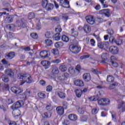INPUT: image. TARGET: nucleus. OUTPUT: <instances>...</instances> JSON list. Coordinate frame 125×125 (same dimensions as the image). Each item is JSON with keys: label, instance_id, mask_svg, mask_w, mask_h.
Listing matches in <instances>:
<instances>
[{"label": "nucleus", "instance_id": "obj_10", "mask_svg": "<svg viewBox=\"0 0 125 125\" xmlns=\"http://www.w3.org/2000/svg\"><path fill=\"white\" fill-rule=\"evenodd\" d=\"M49 52L47 51H42L40 53V56H41V58H48L49 57Z\"/></svg>", "mask_w": 125, "mask_h": 125}, {"label": "nucleus", "instance_id": "obj_8", "mask_svg": "<svg viewBox=\"0 0 125 125\" xmlns=\"http://www.w3.org/2000/svg\"><path fill=\"white\" fill-rule=\"evenodd\" d=\"M85 19L90 25H93L94 23H95V20H94V18L92 16H88L85 17Z\"/></svg>", "mask_w": 125, "mask_h": 125}, {"label": "nucleus", "instance_id": "obj_31", "mask_svg": "<svg viewBox=\"0 0 125 125\" xmlns=\"http://www.w3.org/2000/svg\"><path fill=\"white\" fill-rule=\"evenodd\" d=\"M69 40V37L65 35H63L62 37V41L64 42H68Z\"/></svg>", "mask_w": 125, "mask_h": 125}, {"label": "nucleus", "instance_id": "obj_45", "mask_svg": "<svg viewBox=\"0 0 125 125\" xmlns=\"http://www.w3.org/2000/svg\"><path fill=\"white\" fill-rule=\"evenodd\" d=\"M97 46L99 47V48L102 49V48H104V43L103 42H98Z\"/></svg>", "mask_w": 125, "mask_h": 125}, {"label": "nucleus", "instance_id": "obj_29", "mask_svg": "<svg viewBox=\"0 0 125 125\" xmlns=\"http://www.w3.org/2000/svg\"><path fill=\"white\" fill-rule=\"evenodd\" d=\"M75 93L76 94L77 97L80 98L81 96H82V94H83V90L82 89H77L75 91Z\"/></svg>", "mask_w": 125, "mask_h": 125}, {"label": "nucleus", "instance_id": "obj_59", "mask_svg": "<svg viewBox=\"0 0 125 125\" xmlns=\"http://www.w3.org/2000/svg\"><path fill=\"white\" fill-rule=\"evenodd\" d=\"M109 42L111 43H114L115 42V38H114V37L113 36H111L110 38H109Z\"/></svg>", "mask_w": 125, "mask_h": 125}, {"label": "nucleus", "instance_id": "obj_16", "mask_svg": "<svg viewBox=\"0 0 125 125\" xmlns=\"http://www.w3.org/2000/svg\"><path fill=\"white\" fill-rule=\"evenodd\" d=\"M20 27L21 28H27V21L23 19H21L20 21Z\"/></svg>", "mask_w": 125, "mask_h": 125}, {"label": "nucleus", "instance_id": "obj_56", "mask_svg": "<svg viewBox=\"0 0 125 125\" xmlns=\"http://www.w3.org/2000/svg\"><path fill=\"white\" fill-rule=\"evenodd\" d=\"M76 71H78V72H79V73L81 72V69H82V66H81V65L80 64H78L76 68H75Z\"/></svg>", "mask_w": 125, "mask_h": 125}, {"label": "nucleus", "instance_id": "obj_36", "mask_svg": "<svg viewBox=\"0 0 125 125\" xmlns=\"http://www.w3.org/2000/svg\"><path fill=\"white\" fill-rule=\"evenodd\" d=\"M45 43L47 46H51V45H52V41L49 39L45 40Z\"/></svg>", "mask_w": 125, "mask_h": 125}, {"label": "nucleus", "instance_id": "obj_48", "mask_svg": "<svg viewBox=\"0 0 125 125\" xmlns=\"http://www.w3.org/2000/svg\"><path fill=\"white\" fill-rule=\"evenodd\" d=\"M38 95L40 98H42V99H43L46 97V96L44 94V93H39Z\"/></svg>", "mask_w": 125, "mask_h": 125}, {"label": "nucleus", "instance_id": "obj_23", "mask_svg": "<svg viewBox=\"0 0 125 125\" xmlns=\"http://www.w3.org/2000/svg\"><path fill=\"white\" fill-rule=\"evenodd\" d=\"M26 64L27 65H30V64H36V61H35V58H28Z\"/></svg>", "mask_w": 125, "mask_h": 125}, {"label": "nucleus", "instance_id": "obj_9", "mask_svg": "<svg viewBox=\"0 0 125 125\" xmlns=\"http://www.w3.org/2000/svg\"><path fill=\"white\" fill-rule=\"evenodd\" d=\"M109 50L112 54H118L119 53V48L117 46H111L109 48Z\"/></svg>", "mask_w": 125, "mask_h": 125}, {"label": "nucleus", "instance_id": "obj_57", "mask_svg": "<svg viewBox=\"0 0 125 125\" xmlns=\"http://www.w3.org/2000/svg\"><path fill=\"white\" fill-rule=\"evenodd\" d=\"M39 83L41 85H42V86H44V85H45L46 82L45 81L42 79L39 82Z\"/></svg>", "mask_w": 125, "mask_h": 125}, {"label": "nucleus", "instance_id": "obj_52", "mask_svg": "<svg viewBox=\"0 0 125 125\" xmlns=\"http://www.w3.org/2000/svg\"><path fill=\"white\" fill-rule=\"evenodd\" d=\"M51 21H60V19L58 17H52L51 18Z\"/></svg>", "mask_w": 125, "mask_h": 125}, {"label": "nucleus", "instance_id": "obj_32", "mask_svg": "<svg viewBox=\"0 0 125 125\" xmlns=\"http://www.w3.org/2000/svg\"><path fill=\"white\" fill-rule=\"evenodd\" d=\"M64 45V43H62V42H56L55 44V46L56 48H59V47H62Z\"/></svg>", "mask_w": 125, "mask_h": 125}, {"label": "nucleus", "instance_id": "obj_19", "mask_svg": "<svg viewBox=\"0 0 125 125\" xmlns=\"http://www.w3.org/2000/svg\"><path fill=\"white\" fill-rule=\"evenodd\" d=\"M68 119H69L70 121L75 122V121H77V120H78V116L76 114H71L68 116Z\"/></svg>", "mask_w": 125, "mask_h": 125}, {"label": "nucleus", "instance_id": "obj_38", "mask_svg": "<svg viewBox=\"0 0 125 125\" xmlns=\"http://www.w3.org/2000/svg\"><path fill=\"white\" fill-rule=\"evenodd\" d=\"M116 86H118V83L114 82L113 83H112V84H110L108 88H109V89H114V88Z\"/></svg>", "mask_w": 125, "mask_h": 125}, {"label": "nucleus", "instance_id": "obj_61", "mask_svg": "<svg viewBox=\"0 0 125 125\" xmlns=\"http://www.w3.org/2000/svg\"><path fill=\"white\" fill-rule=\"evenodd\" d=\"M62 31V28H61V26L60 25H58V27L56 28V32L57 33H60Z\"/></svg>", "mask_w": 125, "mask_h": 125}, {"label": "nucleus", "instance_id": "obj_17", "mask_svg": "<svg viewBox=\"0 0 125 125\" xmlns=\"http://www.w3.org/2000/svg\"><path fill=\"white\" fill-rule=\"evenodd\" d=\"M5 73L6 75L10 77L11 78H13V76H14V73L13 72L12 70L10 69H7L5 71Z\"/></svg>", "mask_w": 125, "mask_h": 125}, {"label": "nucleus", "instance_id": "obj_43", "mask_svg": "<svg viewBox=\"0 0 125 125\" xmlns=\"http://www.w3.org/2000/svg\"><path fill=\"white\" fill-rule=\"evenodd\" d=\"M106 0H100V1L101 2L104 8H107L108 5L106 3V2H104Z\"/></svg>", "mask_w": 125, "mask_h": 125}, {"label": "nucleus", "instance_id": "obj_33", "mask_svg": "<svg viewBox=\"0 0 125 125\" xmlns=\"http://www.w3.org/2000/svg\"><path fill=\"white\" fill-rule=\"evenodd\" d=\"M114 80H115V78H114V77H113L111 75H109L107 77L106 81L108 83H113V82H114Z\"/></svg>", "mask_w": 125, "mask_h": 125}, {"label": "nucleus", "instance_id": "obj_18", "mask_svg": "<svg viewBox=\"0 0 125 125\" xmlns=\"http://www.w3.org/2000/svg\"><path fill=\"white\" fill-rule=\"evenodd\" d=\"M57 94L60 98L64 99L65 97V94L60 89L58 90Z\"/></svg>", "mask_w": 125, "mask_h": 125}, {"label": "nucleus", "instance_id": "obj_30", "mask_svg": "<svg viewBox=\"0 0 125 125\" xmlns=\"http://www.w3.org/2000/svg\"><path fill=\"white\" fill-rule=\"evenodd\" d=\"M101 57L102 59L101 63L105 64V63H106V61H107V57L106 56V54L105 53L103 54Z\"/></svg>", "mask_w": 125, "mask_h": 125}, {"label": "nucleus", "instance_id": "obj_53", "mask_svg": "<svg viewBox=\"0 0 125 125\" xmlns=\"http://www.w3.org/2000/svg\"><path fill=\"white\" fill-rule=\"evenodd\" d=\"M124 104H125V102H122V103L120 104H119L117 105V109H123L124 107H123Z\"/></svg>", "mask_w": 125, "mask_h": 125}, {"label": "nucleus", "instance_id": "obj_5", "mask_svg": "<svg viewBox=\"0 0 125 125\" xmlns=\"http://www.w3.org/2000/svg\"><path fill=\"white\" fill-rule=\"evenodd\" d=\"M100 14L105 15L106 17H110L111 16V10L109 9H105L100 11Z\"/></svg>", "mask_w": 125, "mask_h": 125}, {"label": "nucleus", "instance_id": "obj_42", "mask_svg": "<svg viewBox=\"0 0 125 125\" xmlns=\"http://www.w3.org/2000/svg\"><path fill=\"white\" fill-rule=\"evenodd\" d=\"M71 34L74 37H77L79 35V32L77 31H75V29L72 28L71 29Z\"/></svg>", "mask_w": 125, "mask_h": 125}, {"label": "nucleus", "instance_id": "obj_4", "mask_svg": "<svg viewBox=\"0 0 125 125\" xmlns=\"http://www.w3.org/2000/svg\"><path fill=\"white\" fill-rule=\"evenodd\" d=\"M99 105H102V106H106L110 104V100L109 99L103 98L98 101Z\"/></svg>", "mask_w": 125, "mask_h": 125}, {"label": "nucleus", "instance_id": "obj_55", "mask_svg": "<svg viewBox=\"0 0 125 125\" xmlns=\"http://www.w3.org/2000/svg\"><path fill=\"white\" fill-rule=\"evenodd\" d=\"M107 33L108 35H110V36H113V35H114V31L112 29H108L107 30Z\"/></svg>", "mask_w": 125, "mask_h": 125}, {"label": "nucleus", "instance_id": "obj_54", "mask_svg": "<svg viewBox=\"0 0 125 125\" xmlns=\"http://www.w3.org/2000/svg\"><path fill=\"white\" fill-rule=\"evenodd\" d=\"M98 98H99L98 97H92L89 98V99L90 101H97V100H98Z\"/></svg>", "mask_w": 125, "mask_h": 125}, {"label": "nucleus", "instance_id": "obj_13", "mask_svg": "<svg viewBox=\"0 0 125 125\" xmlns=\"http://www.w3.org/2000/svg\"><path fill=\"white\" fill-rule=\"evenodd\" d=\"M14 57H15V52H10L5 56V58H7V59H9V60H11V59H13Z\"/></svg>", "mask_w": 125, "mask_h": 125}, {"label": "nucleus", "instance_id": "obj_1", "mask_svg": "<svg viewBox=\"0 0 125 125\" xmlns=\"http://www.w3.org/2000/svg\"><path fill=\"white\" fill-rule=\"evenodd\" d=\"M18 79L22 80L24 83H31L33 82V79L32 77L29 74H18L17 76Z\"/></svg>", "mask_w": 125, "mask_h": 125}, {"label": "nucleus", "instance_id": "obj_51", "mask_svg": "<svg viewBox=\"0 0 125 125\" xmlns=\"http://www.w3.org/2000/svg\"><path fill=\"white\" fill-rule=\"evenodd\" d=\"M62 108L64 109H67L68 108V103L66 101L62 102Z\"/></svg>", "mask_w": 125, "mask_h": 125}, {"label": "nucleus", "instance_id": "obj_50", "mask_svg": "<svg viewBox=\"0 0 125 125\" xmlns=\"http://www.w3.org/2000/svg\"><path fill=\"white\" fill-rule=\"evenodd\" d=\"M78 112L79 114H83L84 113V108H79L78 109Z\"/></svg>", "mask_w": 125, "mask_h": 125}, {"label": "nucleus", "instance_id": "obj_35", "mask_svg": "<svg viewBox=\"0 0 125 125\" xmlns=\"http://www.w3.org/2000/svg\"><path fill=\"white\" fill-rule=\"evenodd\" d=\"M1 79L4 83H8V82H9V78H8V77L6 75H2L1 77Z\"/></svg>", "mask_w": 125, "mask_h": 125}, {"label": "nucleus", "instance_id": "obj_37", "mask_svg": "<svg viewBox=\"0 0 125 125\" xmlns=\"http://www.w3.org/2000/svg\"><path fill=\"white\" fill-rule=\"evenodd\" d=\"M51 52H52V53L54 54V55H58V54H59V51L57 48L52 49L51 50Z\"/></svg>", "mask_w": 125, "mask_h": 125}, {"label": "nucleus", "instance_id": "obj_27", "mask_svg": "<svg viewBox=\"0 0 125 125\" xmlns=\"http://www.w3.org/2000/svg\"><path fill=\"white\" fill-rule=\"evenodd\" d=\"M54 5L52 3H48L46 6H45L44 8H45L47 11H49L50 10H52L53 9Z\"/></svg>", "mask_w": 125, "mask_h": 125}, {"label": "nucleus", "instance_id": "obj_49", "mask_svg": "<svg viewBox=\"0 0 125 125\" xmlns=\"http://www.w3.org/2000/svg\"><path fill=\"white\" fill-rule=\"evenodd\" d=\"M90 55H84L83 56H82L80 57V59L81 60H83V59H86V58H89L90 57Z\"/></svg>", "mask_w": 125, "mask_h": 125}, {"label": "nucleus", "instance_id": "obj_26", "mask_svg": "<svg viewBox=\"0 0 125 125\" xmlns=\"http://www.w3.org/2000/svg\"><path fill=\"white\" fill-rule=\"evenodd\" d=\"M12 21H13V17L12 16H9V17H7L5 19V22L7 24H9V23H12Z\"/></svg>", "mask_w": 125, "mask_h": 125}, {"label": "nucleus", "instance_id": "obj_64", "mask_svg": "<svg viewBox=\"0 0 125 125\" xmlns=\"http://www.w3.org/2000/svg\"><path fill=\"white\" fill-rule=\"evenodd\" d=\"M2 87L3 89H7V90L9 89V85L8 84H4Z\"/></svg>", "mask_w": 125, "mask_h": 125}, {"label": "nucleus", "instance_id": "obj_28", "mask_svg": "<svg viewBox=\"0 0 125 125\" xmlns=\"http://www.w3.org/2000/svg\"><path fill=\"white\" fill-rule=\"evenodd\" d=\"M42 118L44 119H48V118H50L51 117V113L50 112H45L43 114H42Z\"/></svg>", "mask_w": 125, "mask_h": 125}, {"label": "nucleus", "instance_id": "obj_6", "mask_svg": "<svg viewBox=\"0 0 125 125\" xmlns=\"http://www.w3.org/2000/svg\"><path fill=\"white\" fill-rule=\"evenodd\" d=\"M69 76H70V74H69V73H64L60 75L58 77V79L61 82H64V81L67 80V79L69 78Z\"/></svg>", "mask_w": 125, "mask_h": 125}, {"label": "nucleus", "instance_id": "obj_21", "mask_svg": "<svg viewBox=\"0 0 125 125\" xmlns=\"http://www.w3.org/2000/svg\"><path fill=\"white\" fill-rule=\"evenodd\" d=\"M41 65H42L44 67H46L45 69H48V66L50 65V62L47 61H42L41 62Z\"/></svg>", "mask_w": 125, "mask_h": 125}, {"label": "nucleus", "instance_id": "obj_15", "mask_svg": "<svg viewBox=\"0 0 125 125\" xmlns=\"http://www.w3.org/2000/svg\"><path fill=\"white\" fill-rule=\"evenodd\" d=\"M52 73L53 75H57L59 73V69H58V67L56 66V65H52Z\"/></svg>", "mask_w": 125, "mask_h": 125}, {"label": "nucleus", "instance_id": "obj_62", "mask_svg": "<svg viewBox=\"0 0 125 125\" xmlns=\"http://www.w3.org/2000/svg\"><path fill=\"white\" fill-rule=\"evenodd\" d=\"M22 49L23 50H24L25 51H30L31 50V47L27 46V47H21Z\"/></svg>", "mask_w": 125, "mask_h": 125}, {"label": "nucleus", "instance_id": "obj_7", "mask_svg": "<svg viewBox=\"0 0 125 125\" xmlns=\"http://www.w3.org/2000/svg\"><path fill=\"white\" fill-rule=\"evenodd\" d=\"M60 5L64 7V8H69V2L68 0H60Z\"/></svg>", "mask_w": 125, "mask_h": 125}, {"label": "nucleus", "instance_id": "obj_44", "mask_svg": "<svg viewBox=\"0 0 125 125\" xmlns=\"http://www.w3.org/2000/svg\"><path fill=\"white\" fill-rule=\"evenodd\" d=\"M48 4V1H47V0H42V4L43 8H44Z\"/></svg>", "mask_w": 125, "mask_h": 125}, {"label": "nucleus", "instance_id": "obj_40", "mask_svg": "<svg viewBox=\"0 0 125 125\" xmlns=\"http://www.w3.org/2000/svg\"><path fill=\"white\" fill-rule=\"evenodd\" d=\"M114 42L117 44V45H122L123 44V40L121 39H116Z\"/></svg>", "mask_w": 125, "mask_h": 125}, {"label": "nucleus", "instance_id": "obj_2", "mask_svg": "<svg viewBox=\"0 0 125 125\" xmlns=\"http://www.w3.org/2000/svg\"><path fill=\"white\" fill-rule=\"evenodd\" d=\"M81 48L80 46H78V45L75 44H71L69 46V50L72 53L75 54L79 53L81 51Z\"/></svg>", "mask_w": 125, "mask_h": 125}, {"label": "nucleus", "instance_id": "obj_60", "mask_svg": "<svg viewBox=\"0 0 125 125\" xmlns=\"http://www.w3.org/2000/svg\"><path fill=\"white\" fill-rule=\"evenodd\" d=\"M97 21L99 23H102V22H104V20H103V19L101 17H97Z\"/></svg>", "mask_w": 125, "mask_h": 125}, {"label": "nucleus", "instance_id": "obj_58", "mask_svg": "<svg viewBox=\"0 0 125 125\" xmlns=\"http://www.w3.org/2000/svg\"><path fill=\"white\" fill-rule=\"evenodd\" d=\"M61 62V61L60 59H56L52 61V63H54L55 64H59V63H60Z\"/></svg>", "mask_w": 125, "mask_h": 125}, {"label": "nucleus", "instance_id": "obj_14", "mask_svg": "<svg viewBox=\"0 0 125 125\" xmlns=\"http://www.w3.org/2000/svg\"><path fill=\"white\" fill-rule=\"evenodd\" d=\"M83 80L85 82H89L91 80V77L90 76V74L89 73H85L83 75Z\"/></svg>", "mask_w": 125, "mask_h": 125}, {"label": "nucleus", "instance_id": "obj_20", "mask_svg": "<svg viewBox=\"0 0 125 125\" xmlns=\"http://www.w3.org/2000/svg\"><path fill=\"white\" fill-rule=\"evenodd\" d=\"M115 59H116V58L114 56H111V61H110V62H111V64L112 66H113V67H114L115 68H117V67L119 66V64H118L117 62L113 61V60H114Z\"/></svg>", "mask_w": 125, "mask_h": 125}, {"label": "nucleus", "instance_id": "obj_47", "mask_svg": "<svg viewBox=\"0 0 125 125\" xmlns=\"http://www.w3.org/2000/svg\"><path fill=\"white\" fill-rule=\"evenodd\" d=\"M30 36L32 39H34V40H37L39 37L38 36V34L35 33H32L30 34Z\"/></svg>", "mask_w": 125, "mask_h": 125}, {"label": "nucleus", "instance_id": "obj_41", "mask_svg": "<svg viewBox=\"0 0 125 125\" xmlns=\"http://www.w3.org/2000/svg\"><path fill=\"white\" fill-rule=\"evenodd\" d=\"M36 17V16L35 15V13L34 12H30L28 14V19H34Z\"/></svg>", "mask_w": 125, "mask_h": 125}, {"label": "nucleus", "instance_id": "obj_3", "mask_svg": "<svg viewBox=\"0 0 125 125\" xmlns=\"http://www.w3.org/2000/svg\"><path fill=\"white\" fill-rule=\"evenodd\" d=\"M24 105V102L22 100H20L13 104L11 107L12 110H17L18 108H21Z\"/></svg>", "mask_w": 125, "mask_h": 125}, {"label": "nucleus", "instance_id": "obj_34", "mask_svg": "<svg viewBox=\"0 0 125 125\" xmlns=\"http://www.w3.org/2000/svg\"><path fill=\"white\" fill-rule=\"evenodd\" d=\"M27 93L30 94V91H25L21 97V98L22 99V100H26L27 98Z\"/></svg>", "mask_w": 125, "mask_h": 125}, {"label": "nucleus", "instance_id": "obj_39", "mask_svg": "<svg viewBox=\"0 0 125 125\" xmlns=\"http://www.w3.org/2000/svg\"><path fill=\"white\" fill-rule=\"evenodd\" d=\"M68 72L70 75H74L75 74V69L72 66H70L68 68Z\"/></svg>", "mask_w": 125, "mask_h": 125}, {"label": "nucleus", "instance_id": "obj_63", "mask_svg": "<svg viewBox=\"0 0 125 125\" xmlns=\"http://www.w3.org/2000/svg\"><path fill=\"white\" fill-rule=\"evenodd\" d=\"M52 90V87L51 85H48L46 87V91L48 92H50Z\"/></svg>", "mask_w": 125, "mask_h": 125}, {"label": "nucleus", "instance_id": "obj_12", "mask_svg": "<svg viewBox=\"0 0 125 125\" xmlns=\"http://www.w3.org/2000/svg\"><path fill=\"white\" fill-rule=\"evenodd\" d=\"M74 84L76 85V86H79L80 87H82V86H83V85H84L83 82L80 80H76L74 81Z\"/></svg>", "mask_w": 125, "mask_h": 125}, {"label": "nucleus", "instance_id": "obj_46", "mask_svg": "<svg viewBox=\"0 0 125 125\" xmlns=\"http://www.w3.org/2000/svg\"><path fill=\"white\" fill-rule=\"evenodd\" d=\"M45 37L47 39H50V38H51V37H52V34H51V33H50V32L47 31V32H46V33L45 34Z\"/></svg>", "mask_w": 125, "mask_h": 125}, {"label": "nucleus", "instance_id": "obj_22", "mask_svg": "<svg viewBox=\"0 0 125 125\" xmlns=\"http://www.w3.org/2000/svg\"><path fill=\"white\" fill-rule=\"evenodd\" d=\"M83 30L84 31V32H85V33H90L91 31V27H90V26L86 24L84 25L83 26Z\"/></svg>", "mask_w": 125, "mask_h": 125}, {"label": "nucleus", "instance_id": "obj_11", "mask_svg": "<svg viewBox=\"0 0 125 125\" xmlns=\"http://www.w3.org/2000/svg\"><path fill=\"white\" fill-rule=\"evenodd\" d=\"M56 112L59 116L64 115V108L62 106H58L56 108Z\"/></svg>", "mask_w": 125, "mask_h": 125}, {"label": "nucleus", "instance_id": "obj_25", "mask_svg": "<svg viewBox=\"0 0 125 125\" xmlns=\"http://www.w3.org/2000/svg\"><path fill=\"white\" fill-rule=\"evenodd\" d=\"M59 69L61 72H66L68 69V67L66 64H62L60 65Z\"/></svg>", "mask_w": 125, "mask_h": 125}, {"label": "nucleus", "instance_id": "obj_24", "mask_svg": "<svg viewBox=\"0 0 125 125\" xmlns=\"http://www.w3.org/2000/svg\"><path fill=\"white\" fill-rule=\"evenodd\" d=\"M52 37L54 41H60V39H61V37H60V33H56L52 36Z\"/></svg>", "mask_w": 125, "mask_h": 125}]
</instances>
